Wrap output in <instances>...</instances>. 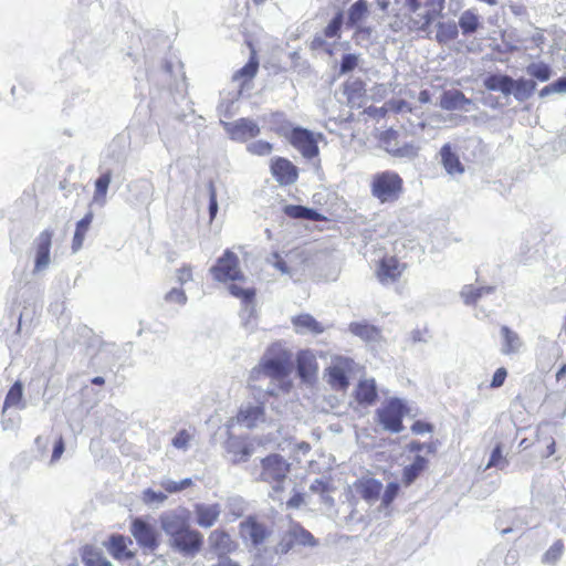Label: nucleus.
I'll use <instances>...</instances> for the list:
<instances>
[{
	"label": "nucleus",
	"mask_w": 566,
	"mask_h": 566,
	"mask_svg": "<svg viewBox=\"0 0 566 566\" xmlns=\"http://www.w3.org/2000/svg\"><path fill=\"white\" fill-rule=\"evenodd\" d=\"M295 254L289 253L285 258L281 256L279 253H273L268 258V263L276 269L281 274L293 276L296 271V268L292 264L293 258Z\"/></svg>",
	"instance_id": "nucleus-32"
},
{
	"label": "nucleus",
	"mask_w": 566,
	"mask_h": 566,
	"mask_svg": "<svg viewBox=\"0 0 566 566\" xmlns=\"http://www.w3.org/2000/svg\"><path fill=\"white\" fill-rule=\"evenodd\" d=\"M371 195L381 203L396 201L402 192L401 177L391 170L378 172L373 177Z\"/></svg>",
	"instance_id": "nucleus-5"
},
{
	"label": "nucleus",
	"mask_w": 566,
	"mask_h": 566,
	"mask_svg": "<svg viewBox=\"0 0 566 566\" xmlns=\"http://www.w3.org/2000/svg\"><path fill=\"white\" fill-rule=\"evenodd\" d=\"M407 269V264L395 256L384 258L377 269V277L382 284L395 283Z\"/></svg>",
	"instance_id": "nucleus-13"
},
{
	"label": "nucleus",
	"mask_w": 566,
	"mask_h": 566,
	"mask_svg": "<svg viewBox=\"0 0 566 566\" xmlns=\"http://www.w3.org/2000/svg\"><path fill=\"white\" fill-rule=\"evenodd\" d=\"M82 560L85 566H111L99 548L86 546L83 549Z\"/></svg>",
	"instance_id": "nucleus-38"
},
{
	"label": "nucleus",
	"mask_w": 566,
	"mask_h": 566,
	"mask_svg": "<svg viewBox=\"0 0 566 566\" xmlns=\"http://www.w3.org/2000/svg\"><path fill=\"white\" fill-rule=\"evenodd\" d=\"M344 93L349 103L359 104L366 94L365 83L359 78H353L345 83Z\"/></svg>",
	"instance_id": "nucleus-35"
},
{
	"label": "nucleus",
	"mask_w": 566,
	"mask_h": 566,
	"mask_svg": "<svg viewBox=\"0 0 566 566\" xmlns=\"http://www.w3.org/2000/svg\"><path fill=\"white\" fill-rule=\"evenodd\" d=\"M112 181V172L108 170L101 175L95 181L93 201L103 206L106 202V193Z\"/></svg>",
	"instance_id": "nucleus-40"
},
{
	"label": "nucleus",
	"mask_w": 566,
	"mask_h": 566,
	"mask_svg": "<svg viewBox=\"0 0 566 566\" xmlns=\"http://www.w3.org/2000/svg\"><path fill=\"white\" fill-rule=\"evenodd\" d=\"M446 0H405L403 20L390 23L398 32L403 25L411 32H424L429 36L431 24L443 14Z\"/></svg>",
	"instance_id": "nucleus-3"
},
{
	"label": "nucleus",
	"mask_w": 566,
	"mask_h": 566,
	"mask_svg": "<svg viewBox=\"0 0 566 566\" xmlns=\"http://www.w3.org/2000/svg\"><path fill=\"white\" fill-rule=\"evenodd\" d=\"M238 423L248 428H256L265 421L264 407L261 403H244L237 415Z\"/></svg>",
	"instance_id": "nucleus-14"
},
{
	"label": "nucleus",
	"mask_w": 566,
	"mask_h": 566,
	"mask_svg": "<svg viewBox=\"0 0 566 566\" xmlns=\"http://www.w3.org/2000/svg\"><path fill=\"white\" fill-rule=\"evenodd\" d=\"M526 73L539 82H546L552 76V69L544 62H533L526 66Z\"/></svg>",
	"instance_id": "nucleus-43"
},
{
	"label": "nucleus",
	"mask_w": 566,
	"mask_h": 566,
	"mask_svg": "<svg viewBox=\"0 0 566 566\" xmlns=\"http://www.w3.org/2000/svg\"><path fill=\"white\" fill-rule=\"evenodd\" d=\"M226 133L229 137L239 143H245L247 140L256 137L261 128L259 124L251 118H239L234 122L220 120Z\"/></svg>",
	"instance_id": "nucleus-11"
},
{
	"label": "nucleus",
	"mask_w": 566,
	"mask_h": 566,
	"mask_svg": "<svg viewBox=\"0 0 566 566\" xmlns=\"http://www.w3.org/2000/svg\"><path fill=\"white\" fill-rule=\"evenodd\" d=\"M295 546L294 539L291 536L290 531L287 530L281 541L275 546V553L276 554H287L293 547Z\"/></svg>",
	"instance_id": "nucleus-55"
},
{
	"label": "nucleus",
	"mask_w": 566,
	"mask_h": 566,
	"mask_svg": "<svg viewBox=\"0 0 566 566\" xmlns=\"http://www.w3.org/2000/svg\"><path fill=\"white\" fill-rule=\"evenodd\" d=\"M167 500V495L163 492H156L151 489L144 491V501L146 503H164Z\"/></svg>",
	"instance_id": "nucleus-59"
},
{
	"label": "nucleus",
	"mask_w": 566,
	"mask_h": 566,
	"mask_svg": "<svg viewBox=\"0 0 566 566\" xmlns=\"http://www.w3.org/2000/svg\"><path fill=\"white\" fill-rule=\"evenodd\" d=\"M190 438L186 430H181L174 437L171 443L175 448L186 451L189 448Z\"/></svg>",
	"instance_id": "nucleus-57"
},
{
	"label": "nucleus",
	"mask_w": 566,
	"mask_h": 566,
	"mask_svg": "<svg viewBox=\"0 0 566 566\" xmlns=\"http://www.w3.org/2000/svg\"><path fill=\"white\" fill-rule=\"evenodd\" d=\"M228 509L234 517H240L244 512V501L239 496L230 497Z\"/></svg>",
	"instance_id": "nucleus-58"
},
{
	"label": "nucleus",
	"mask_w": 566,
	"mask_h": 566,
	"mask_svg": "<svg viewBox=\"0 0 566 566\" xmlns=\"http://www.w3.org/2000/svg\"><path fill=\"white\" fill-rule=\"evenodd\" d=\"M396 132L388 130L382 142L385 144V149L392 157L412 160L415 159L420 150V147L415 143H406L402 146H397V144L391 143V138H395Z\"/></svg>",
	"instance_id": "nucleus-16"
},
{
	"label": "nucleus",
	"mask_w": 566,
	"mask_h": 566,
	"mask_svg": "<svg viewBox=\"0 0 566 566\" xmlns=\"http://www.w3.org/2000/svg\"><path fill=\"white\" fill-rule=\"evenodd\" d=\"M164 302L182 307L187 304L188 296L181 287H172L164 295Z\"/></svg>",
	"instance_id": "nucleus-45"
},
{
	"label": "nucleus",
	"mask_w": 566,
	"mask_h": 566,
	"mask_svg": "<svg viewBox=\"0 0 566 566\" xmlns=\"http://www.w3.org/2000/svg\"><path fill=\"white\" fill-rule=\"evenodd\" d=\"M304 503V495L295 492L293 496L286 502L289 509H298Z\"/></svg>",
	"instance_id": "nucleus-64"
},
{
	"label": "nucleus",
	"mask_w": 566,
	"mask_h": 566,
	"mask_svg": "<svg viewBox=\"0 0 566 566\" xmlns=\"http://www.w3.org/2000/svg\"><path fill=\"white\" fill-rule=\"evenodd\" d=\"M368 12V3L366 0H357L348 10L347 21L350 25L359 23Z\"/></svg>",
	"instance_id": "nucleus-44"
},
{
	"label": "nucleus",
	"mask_w": 566,
	"mask_h": 566,
	"mask_svg": "<svg viewBox=\"0 0 566 566\" xmlns=\"http://www.w3.org/2000/svg\"><path fill=\"white\" fill-rule=\"evenodd\" d=\"M290 471V464L280 454H271L261 460V471L258 480L272 485L273 500L282 501L279 493L283 490V483Z\"/></svg>",
	"instance_id": "nucleus-4"
},
{
	"label": "nucleus",
	"mask_w": 566,
	"mask_h": 566,
	"mask_svg": "<svg viewBox=\"0 0 566 566\" xmlns=\"http://www.w3.org/2000/svg\"><path fill=\"white\" fill-rule=\"evenodd\" d=\"M210 548L220 557L235 549V543L231 536L221 530H214L208 537Z\"/></svg>",
	"instance_id": "nucleus-21"
},
{
	"label": "nucleus",
	"mask_w": 566,
	"mask_h": 566,
	"mask_svg": "<svg viewBox=\"0 0 566 566\" xmlns=\"http://www.w3.org/2000/svg\"><path fill=\"white\" fill-rule=\"evenodd\" d=\"M240 534L245 542L256 547L270 536L271 531L254 517H248L240 523Z\"/></svg>",
	"instance_id": "nucleus-12"
},
{
	"label": "nucleus",
	"mask_w": 566,
	"mask_h": 566,
	"mask_svg": "<svg viewBox=\"0 0 566 566\" xmlns=\"http://www.w3.org/2000/svg\"><path fill=\"white\" fill-rule=\"evenodd\" d=\"M281 136L289 138L290 143L295 147L303 157L312 159L318 155L317 138L308 129L302 127H292L289 122L277 128Z\"/></svg>",
	"instance_id": "nucleus-6"
},
{
	"label": "nucleus",
	"mask_w": 566,
	"mask_h": 566,
	"mask_svg": "<svg viewBox=\"0 0 566 566\" xmlns=\"http://www.w3.org/2000/svg\"><path fill=\"white\" fill-rule=\"evenodd\" d=\"M284 212L291 218L318 220L319 214L314 210L303 206L287 205L284 207Z\"/></svg>",
	"instance_id": "nucleus-42"
},
{
	"label": "nucleus",
	"mask_w": 566,
	"mask_h": 566,
	"mask_svg": "<svg viewBox=\"0 0 566 566\" xmlns=\"http://www.w3.org/2000/svg\"><path fill=\"white\" fill-rule=\"evenodd\" d=\"M92 220L93 213L88 212L76 223V229L72 242L73 252H77L82 248L86 232L92 223Z\"/></svg>",
	"instance_id": "nucleus-37"
},
{
	"label": "nucleus",
	"mask_w": 566,
	"mask_h": 566,
	"mask_svg": "<svg viewBox=\"0 0 566 566\" xmlns=\"http://www.w3.org/2000/svg\"><path fill=\"white\" fill-rule=\"evenodd\" d=\"M399 491V485L397 483H389L382 495H381V506L387 507L395 500Z\"/></svg>",
	"instance_id": "nucleus-56"
},
{
	"label": "nucleus",
	"mask_w": 566,
	"mask_h": 566,
	"mask_svg": "<svg viewBox=\"0 0 566 566\" xmlns=\"http://www.w3.org/2000/svg\"><path fill=\"white\" fill-rule=\"evenodd\" d=\"M291 536L294 539L295 545H303V546H316L317 541L315 537L306 531L304 527H302L300 524H293L289 528Z\"/></svg>",
	"instance_id": "nucleus-39"
},
{
	"label": "nucleus",
	"mask_w": 566,
	"mask_h": 566,
	"mask_svg": "<svg viewBox=\"0 0 566 566\" xmlns=\"http://www.w3.org/2000/svg\"><path fill=\"white\" fill-rule=\"evenodd\" d=\"M209 214L212 220L218 212L217 193L212 182H209Z\"/></svg>",
	"instance_id": "nucleus-60"
},
{
	"label": "nucleus",
	"mask_w": 566,
	"mask_h": 566,
	"mask_svg": "<svg viewBox=\"0 0 566 566\" xmlns=\"http://www.w3.org/2000/svg\"><path fill=\"white\" fill-rule=\"evenodd\" d=\"M349 331L355 335L366 342H377L380 337V331L374 326L368 324L367 322L360 323H352L349 325Z\"/></svg>",
	"instance_id": "nucleus-33"
},
{
	"label": "nucleus",
	"mask_w": 566,
	"mask_h": 566,
	"mask_svg": "<svg viewBox=\"0 0 566 566\" xmlns=\"http://www.w3.org/2000/svg\"><path fill=\"white\" fill-rule=\"evenodd\" d=\"M160 527L167 536L168 546L184 556H195L201 549L202 534L190 525L189 511L182 507L164 512Z\"/></svg>",
	"instance_id": "nucleus-2"
},
{
	"label": "nucleus",
	"mask_w": 566,
	"mask_h": 566,
	"mask_svg": "<svg viewBox=\"0 0 566 566\" xmlns=\"http://www.w3.org/2000/svg\"><path fill=\"white\" fill-rule=\"evenodd\" d=\"M501 335L503 338L501 352L504 355L516 354L523 346V342L517 333L510 329L507 326H502Z\"/></svg>",
	"instance_id": "nucleus-29"
},
{
	"label": "nucleus",
	"mask_w": 566,
	"mask_h": 566,
	"mask_svg": "<svg viewBox=\"0 0 566 566\" xmlns=\"http://www.w3.org/2000/svg\"><path fill=\"white\" fill-rule=\"evenodd\" d=\"M256 71H258V63L254 61H250L243 67H241L238 72L234 73L233 81L237 82L241 78H244L245 81L251 80L256 74Z\"/></svg>",
	"instance_id": "nucleus-53"
},
{
	"label": "nucleus",
	"mask_w": 566,
	"mask_h": 566,
	"mask_svg": "<svg viewBox=\"0 0 566 566\" xmlns=\"http://www.w3.org/2000/svg\"><path fill=\"white\" fill-rule=\"evenodd\" d=\"M564 553V544L562 541H556L543 555L542 560L545 564L554 565Z\"/></svg>",
	"instance_id": "nucleus-48"
},
{
	"label": "nucleus",
	"mask_w": 566,
	"mask_h": 566,
	"mask_svg": "<svg viewBox=\"0 0 566 566\" xmlns=\"http://www.w3.org/2000/svg\"><path fill=\"white\" fill-rule=\"evenodd\" d=\"M297 374L305 382H311L317 373L316 357L310 350L300 352L297 355Z\"/></svg>",
	"instance_id": "nucleus-20"
},
{
	"label": "nucleus",
	"mask_w": 566,
	"mask_h": 566,
	"mask_svg": "<svg viewBox=\"0 0 566 566\" xmlns=\"http://www.w3.org/2000/svg\"><path fill=\"white\" fill-rule=\"evenodd\" d=\"M271 172L281 185H292L297 179V168L285 158H275L271 164Z\"/></svg>",
	"instance_id": "nucleus-17"
},
{
	"label": "nucleus",
	"mask_w": 566,
	"mask_h": 566,
	"mask_svg": "<svg viewBox=\"0 0 566 566\" xmlns=\"http://www.w3.org/2000/svg\"><path fill=\"white\" fill-rule=\"evenodd\" d=\"M405 411L406 406L401 399L390 398L381 408L377 409L376 416L385 430L399 433L403 430L402 418Z\"/></svg>",
	"instance_id": "nucleus-8"
},
{
	"label": "nucleus",
	"mask_w": 566,
	"mask_h": 566,
	"mask_svg": "<svg viewBox=\"0 0 566 566\" xmlns=\"http://www.w3.org/2000/svg\"><path fill=\"white\" fill-rule=\"evenodd\" d=\"M480 25V15L473 9H468L461 13L458 27L464 35L474 33Z\"/></svg>",
	"instance_id": "nucleus-34"
},
{
	"label": "nucleus",
	"mask_w": 566,
	"mask_h": 566,
	"mask_svg": "<svg viewBox=\"0 0 566 566\" xmlns=\"http://www.w3.org/2000/svg\"><path fill=\"white\" fill-rule=\"evenodd\" d=\"M247 149L252 155L266 156L271 154L273 146L265 140H255L247 146Z\"/></svg>",
	"instance_id": "nucleus-52"
},
{
	"label": "nucleus",
	"mask_w": 566,
	"mask_h": 566,
	"mask_svg": "<svg viewBox=\"0 0 566 566\" xmlns=\"http://www.w3.org/2000/svg\"><path fill=\"white\" fill-rule=\"evenodd\" d=\"M493 292L492 286H473L465 285L461 291V297L467 305L475 304L479 298H481L485 294H490Z\"/></svg>",
	"instance_id": "nucleus-41"
},
{
	"label": "nucleus",
	"mask_w": 566,
	"mask_h": 566,
	"mask_svg": "<svg viewBox=\"0 0 566 566\" xmlns=\"http://www.w3.org/2000/svg\"><path fill=\"white\" fill-rule=\"evenodd\" d=\"M132 543L130 539H128ZM105 546L109 554L116 559H129L133 557L130 551L127 549V538L123 535H112Z\"/></svg>",
	"instance_id": "nucleus-26"
},
{
	"label": "nucleus",
	"mask_w": 566,
	"mask_h": 566,
	"mask_svg": "<svg viewBox=\"0 0 566 566\" xmlns=\"http://www.w3.org/2000/svg\"><path fill=\"white\" fill-rule=\"evenodd\" d=\"M507 465L509 460L503 455L501 443H497L491 452L486 469L496 468L499 470H504Z\"/></svg>",
	"instance_id": "nucleus-46"
},
{
	"label": "nucleus",
	"mask_w": 566,
	"mask_h": 566,
	"mask_svg": "<svg viewBox=\"0 0 566 566\" xmlns=\"http://www.w3.org/2000/svg\"><path fill=\"white\" fill-rule=\"evenodd\" d=\"M344 22V14L342 11H338L335 17L329 21V23L324 29L325 38H338L340 28Z\"/></svg>",
	"instance_id": "nucleus-49"
},
{
	"label": "nucleus",
	"mask_w": 566,
	"mask_h": 566,
	"mask_svg": "<svg viewBox=\"0 0 566 566\" xmlns=\"http://www.w3.org/2000/svg\"><path fill=\"white\" fill-rule=\"evenodd\" d=\"M292 324L295 328V332L297 334L306 335H318L322 334L325 331V327L322 323L316 321L312 315L310 314H301L298 316H295L292 318Z\"/></svg>",
	"instance_id": "nucleus-23"
},
{
	"label": "nucleus",
	"mask_w": 566,
	"mask_h": 566,
	"mask_svg": "<svg viewBox=\"0 0 566 566\" xmlns=\"http://www.w3.org/2000/svg\"><path fill=\"white\" fill-rule=\"evenodd\" d=\"M252 451L250 446L242 443H231L229 448V452L234 453L232 461L235 463L247 461L251 457Z\"/></svg>",
	"instance_id": "nucleus-50"
},
{
	"label": "nucleus",
	"mask_w": 566,
	"mask_h": 566,
	"mask_svg": "<svg viewBox=\"0 0 566 566\" xmlns=\"http://www.w3.org/2000/svg\"><path fill=\"white\" fill-rule=\"evenodd\" d=\"M513 78L505 74H490L483 78V85L489 91L501 92L504 96L512 94Z\"/></svg>",
	"instance_id": "nucleus-25"
},
{
	"label": "nucleus",
	"mask_w": 566,
	"mask_h": 566,
	"mask_svg": "<svg viewBox=\"0 0 566 566\" xmlns=\"http://www.w3.org/2000/svg\"><path fill=\"white\" fill-rule=\"evenodd\" d=\"M428 460L422 455H416L412 463L403 468L402 482L410 485L426 470Z\"/></svg>",
	"instance_id": "nucleus-31"
},
{
	"label": "nucleus",
	"mask_w": 566,
	"mask_h": 566,
	"mask_svg": "<svg viewBox=\"0 0 566 566\" xmlns=\"http://www.w3.org/2000/svg\"><path fill=\"white\" fill-rule=\"evenodd\" d=\"M229 291H230L231 295H233L238 298H241L243 301V303L245 304L247 308L249 306H251L254 295H255V291L253 289H243L237 284H231L229 286Z\"/></svg>",
	"instance_id": "nucleus-47"
},
{
	"label": "nucleus",
	"mask_w": 566,
	"mask_h": 566,
	"mask_svg": "<svg viewBox=\"0 0 566 566\" xmlns=\"http://www.w3.org/2000/svg\"><path fill=\"white\" fill-rule=\"evenodd\" d=\"M130 532L140 546L150 549L157 547L156 530L149 523L135 518L132 522Z\"/></svg>",
	"instance_id": "nucleus-15"
},
{
	"label": "nucleus",
	"mask_w": 566,
	"mask_h": 566,
	"mask_svg": "<svg viewBox=\"0 0 566 566\" xmlns=\"http://www.w3.org/2000/svg\"><path fill=\"white\" fill-rule=\"evenodd\" d=\"M53 230H43L33 241L34 268L33 274H40L48 270L51 263Z\"/></svg>",
	"instance_id": "nucleus-10"
},
{
	"label": "nucleus",
	"mask_w": 566,
	"mask_h": 566,
	"mask_svg": "<svg viewBox=\"0 0 566 566\" xmlns=\"http://www.w3.org/2000/svg\"><path fill=\"white\" fill-rule=\"evenodd\" d=\"M221 514V506L218 503L203 504L198 503L195 505L196 523L203 528H209L214 525Z\"/></svg>",
	"instance_id": "nucleus-18"
},
{
	"label": "nucleus",
	"mask_w": 566,
	"mask_h": 566,
	"mask_svg": "<svg viewBox=\"0 0 566 566\" xmlns=\"http://www.w3.org/2000/svg\"><path fill=\"white\" fill-rule=\"evenodd\" d=\"M440 158L448 175L455 176L464 172V166L450 144H444L440 149Z\"/></svg>",
	"instance_id": "nucleus-22"
},
{
	"label": "nucleus",
	"mask_w": 566,
	"mask_h": 566,
	"mask_svg": "<svg viewBox=\"0 0 566 566\" xmlns=\"http://www.w3.org/2000/svg\"><path fill=\"white\" fill-rule=\"evenodd\" d=\"M355 363L344 356L333 357L326 368L327 382L336 390H345L349 385V375L354 370Z\"/></svg>",
	"instance_id": "nucleus-9"
},
{
	"label": "nucleus",
	"mask_w": 566,
	"mask_h": 566,
	"mask_svg": "<svg viewBox=\"0 0 566 566\" xmlns=\"http://www.w3.org/2000/svg\"><path fill=\"white\" fill-rule=\"evenodd\" d=\"M291 370V355L280 345H273L266 349L259 364L251 370L249 381L252 384L269 379L264 391L269 396H276L290 390L292 386Z\"/></svg>",
	"instance_id": "nucleus-1"
},
{
	"label": "nucleus",
	"mask_w": 566,
	"mask_h": 566,
	"mask_svg": "<svg viewBox=\"0 0 566 566\" xmlns=\"http://www.w3.org/2000/svg\"><path fill=\"white\" fill-rule=\"evenodd\" d=\"M377 386L375 379L360 380L356 388V399L359 403L373 405L377 399Z\"/></svg>",
	"instance_id": "nucleus-27"
},
{
	"label": "nucleus",
	"mask_w": 566,
	"mask_h": 566,
	"mask_svg": "<svg viewBox=\"0 0 566 566\" xmlns=\"http://www.w3.org/2000/svg\"><path fill=\"white\" fill-rule=\"evenodd\" d=\"M160 486L163 489H165V491H167L168 493L180 492V488L178 486V482H176V481H174L171 479H168V478H164L160 481Z\"/></svg>",
	"instance_id": "nucleus-63"
},
{
	"label": "nucleus",
	"mask_w": 566,
	"mask_h": 566,
	"mask_svg": "<svg viewBox=\"0 0 566 566\" xmlns=\"http://www.w3.org/2000/svg\"><path fill=\"white\" fill-rule=\"evenodd\" d=\"M506 376H507V371L504 367L497 368L493 375L490 387L491 388H500L501 386H503Z\"/></svg>",
	"instance_id": "nucleus-61"
},
{
	"label": "nucleus",
	"mask_w": 566,
	"mask_h": 566,
	"mask_svg": "<svg viewBox=\"0 0 566 566\" xmlns=\"http://www.w3.org/2000/svg\"><path fill=\"white\" fill-rule=\"evenodd\" d=\"M470 105H472V101L459 90H449L441 95L440 107L442 109L469 112Z\"/></svg>",
	"instance_id": "nucleus-19"
},
{
	"label": "nucleus",
	"mask_w": 566,
	"mask_h": 566,
	"mask_svg": "<svg viewBox=\"0 0 566 566\" xmlns=\"http://www.w3.org/2000/svg\"><path fill=\"white\" fill-rule=\"evenodd\" d=\"M381 490L382 484L373 478L361 479L356 483L357 493L369 504L375 503L379 499Z\"/></svg>",
	"instance_id": "nucleus-24"
},
{
	"label": "nucleus",
	"mask_w": 566,
	"mask_h": 566,
	"mask_svg": "<svg viewBox=\"0 0 566 566\" xmlns=\"http://www.w3.org/2000/svg\"><path fill=\"white\" fill-rule=\"evenodd\" d=\"M23 397V385L21 381H15L11 388L9 389L4 403H3V412L10 407H17L19 409H24L25 403L22 401Z\"/></svg>",
	"instance_id": "nucleus-36"
},
{
	"label": "nucleus",
	"mask_w": 566,
	"mask_h": 566,
	"mask_svg": "<svg viewBox=\"0 0 566 566\" xmlns=\"http://www.w3.org/2000/svg\"><path fill=\"white\" fill-rule=\"evenodd\" d=\"M432 430H433L432 424H430L428 422L420 421V420L416 421L411 426V431L416 434H423L427 432H431Z\"/></svg>",
	"instance_id": "nucleus-62"
},
{
	"label": "nucleus",
	"mask_w": 566,
	"mask_h": 566,
	"mask_svg": "<svg viewBox=\"0 0 566 566\" xmlns=\"http://www.w3.org/2000/svg\"><path fill=\"white\" fill-rule=\"evenodd\" d=\"M359 62V55L354 53H347L342 56L339 65V75L347 74L355 70Z\"/></svg>",
	"instance_id": "nucleus-51"
},
{
	"label": "nucleus",
	"mask_w": 566,
	"mask_h": 566,
	"mask_svg": "<svg viewBox=\"0 0 566 566\" xmlns=\"http://www.w3.org/2000/svg\"><path fill=\"white\" fill-rule=\"evenodd\" d=\"M175 277H176V282L180 286L185 285L188 282H191L192 279H193V276H192V266L189 265V264H185L181 268L177 269L175 271Z\"/></svg>",
	"instance_id": "nucleus-54"
},
{
	"label": "nucleus",
	"mask_w": 566,
	"mask_h": 566,
	"mask_svg": "<svg viewBox=\"0 0 566 566\" xmlns=\"http://www.w3.org/2000/svg\"><path fill=\"white\" fill-rule=\"evenodd\" d=\"M458 24L452 21H439L436 24V41L440 44H447L453 40H455L459 35Z\"/></svg>",
	"instance_id": "nucleus-28"
},
{
	"label": "nucleus",
	"mask_w": 566,
	"mask_h": 566,
	"mask_svg": "<svg viewBox=\"0 0 566 566\" xmlns=\"http://www.w3.org/2000/svg\"><path fill=\"white\" fill-rule=\"evenodd\" d=\"M536 86L537 85L533 80L521 77L518 80H513L511 90H513L512 94L517 102H525L533 95Z\"/></svg>",
	"instance_id": "nucleus-30"
},
{
	"label": "nucleus",
	"mask_w": 566,
	"mask_h": 566,
	"mask_svg": "<svg viewBox=\"0 0 566 566\" xmlns=\"http://www.w3.org/2000/svg\"><path fill=\"white\" fill-rule=\"evenodd\" d=\"M210 273L216 281L221 283L244 281L245 279L240 269L239 258L231 250H226L224 253L217 259L216 264L210 268Z\"/></svg>",
	"instance_id": "nucleus-7"
}]
</instances>
